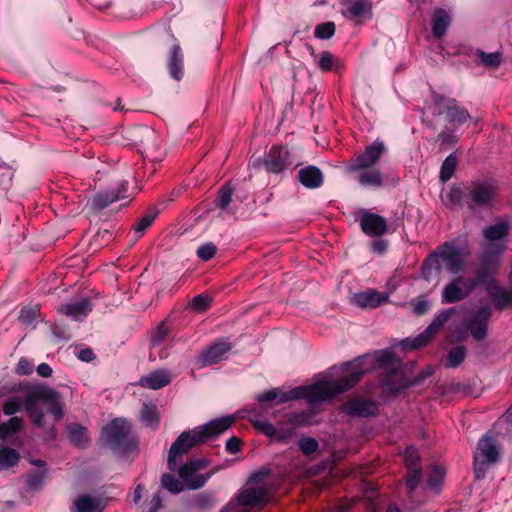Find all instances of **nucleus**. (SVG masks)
Wrapping results in <instances>:
<instances>
[{"label":"nucleus","mask_w":512,"mask_h":512,"mask_svg":"<svg viewBox=\"0 0 512 512\" xmlns=\"http://www.w3.org/2000/svg\"><path fill=\"white\" fill-rule=\"evenodd\" d=\"M265 169L274 174H279L293 163L289 151L283 146H272L266 153L264 160Z\"/></svg>","instance_id":"obj_17"},{"label":"nucleus","mask_w":512,"mask_h":512,"mask_svg":"<svg viewBox=\"0 0 512 512\" xmlns=\"http://www.w3.org/2000/svg\"><path fill=\"white\" fill-rule=\"evenodd\" d=\"M506 249L505 241H493L485 245L481 256L482 267L476 271L479 280L485 281L489 275L496 273L500 266L499 257Z\"/></svg>","instance_id":"obj_10"},{"label":"nucleus","mask_w":512,"mask_h":512,"mask_svg":"<svg viewBox=\"0 0 512 512\" xmlns=\"http://www.w3.org/2000/svg\"><path fill=\"white\" fill-rule=\"evenodd\" d=\"M386 151L384 143L380 140L373 141L364 151L351 159L347 165L348 172H356L374 168Z\"/></svg>","instance_id":"obj_13"},{"label":"nucleus","mask_w":512,"mask_h":512,"mask_svg":"<svg viewBox=\"0 0 512 512\" xmlns=\"http://www.w3.org/2000/svg\"><path fill=\"white\" fill-rule=\"evenodd\" d=\"M470 255V247L467 240L455 238L439 245L423 261L421 266L422 277L429 281L439 275L442 267L452 274H458L466 265Z\"/></svg>","instance_id":"obj_3"},{"label":"nucleus","mask_w":512,"mask_h":512,"mask_svg":"<svg viewBox=\"0 0 512 512\" xmlns=\"http://www.w3.org/2000/svg\"><path fill=\"white\" fill-rule=\"evenodd\" d=\"M79 359L82 361L89 362L94 359V353L91 349H82L78 355Z\"/></svg>","instance_id":"obj_62"},{"label":"nucleus","mask_w":512,"mask_h":512,"mask_svg":"<svg viewBox=\"0 0 512 512\" xmlns=\"http://www.w3.org/2000/svg\"><path fill=\"white\" fill-rule=\"evenodd\" d=\"M345 6L343 15L354 21L369 13L372 8L370 0H346Z\"/></svg>","instance_id":"obj_27"},{"label":"nucleus","mask_w":512,"mask_h":512,"mask_svg":"<svg viewBox=\"0 0 512 512\" xmlns=\"http://www.w3.org/2000/svg\"><path fill=\"white\" fill-rule=\"evenodd\" d=\"M508 224L505 222H499L495 225H490L483 230L484 238L489 241H503L508 234Z\"/></svg>","instance_id":"obj_34"},{"label":"nucleus","mask_w":512,"mask_h":512,"mask_svg":"<svg viewBox=\"0 0 512 512\" xmlns=\"http://www.w3.org/2000/svg\"><path fill=\"white\" fill-rule=\"evenodd\" d=\"M173 374L165 369H158L151 371L146 376L142 377L138 384L144 388L158 390L172 382Z\"/></svg>","instance_id":"obj_24"},{"label":"nucleus","mask_w":512,"mask_h":512,"mask_svg":"<svg viewBox=\"0 0 512 512\" xmlns=\"http://www.w3.org/2000/svg\"><path fill=\"white\" fill-rule=\"evenodd\" d=\"M207 463L203 459H194L178 468L180 479L189 489H198L205 485L210 474L202 475L199 471L203 470Z\"/></svg>","instance_id":"obj_15"},{"label":"nucleus","mask_w":512,"mask_h":512,"mask_svg":"<svg viewBox=\"0 0 512 512\" xmlns=\"http://www.w3.org/2000/svg\"><path fill=\"white\" fill-rule=\"evenodd\" d=\"M457 166V158L454 153L450 154L442 163L440 179L442 182L450 180Z\"/></svg>","instance_id":"obj_38"},{"label":"nucleus","mask_w":512,"mask_h":512,"mask_svg":"<svg viewBox=\"0 0 512 512\" xmlns=\"http://www.w3.org/2000/svg\"><path fill=\"white\" fill-rule=\"evenodd\" d=\"M389 300V294L387 292H378L375 289H368L356 293L353 296V302L364 309H375L382 304L387 303Z\"/></svg>","instance_id":"obj_23"},{"label":"nucleus","mask_w":512,"mask_h":512,"mask_svg":"<svg viewBox=\"0 0 512 512\" xmlns=\"http://www.w3.org/2000/svg\"><path fill=\"white\" fill-rule=\"evenodd\" d=\"M395 362L396 359L393 352L382 350L374 355H366L347 364L355 365L364 375L371 369H386L387 371L396 369Z\"/></svg>","instance_id":"obj_14"},{"label":"nucleus","mask_w":512,"mask_h":512,"mask_svg":"<svg viewBox=\"0 0 512 512\" xmlns=\"http://www.w3.org/2000/svg\"><path fill=\"white\" fill-rule=\"evenodd\" d=\"M404 462L407 469L420 468L419 455L414 447H407L405 449Z\"/></svg>","instance_id":"obj_47"},{"label":"nucleus","mask_w":512,"mask_h":512,"mask_svg":"<svg viewBox=\"0 0 512 512\" xmlns=\"http://www.w3.org/2000/svg\"><path fill=\"white\" fill-rule=\"evenodd\" d=\"M69 440L78 447H84L88 442V432L85 427L71 423L67 426Z\"/></svg>","instance_id":"obj_33"},{"label":"nucleus","mask_w":512,"mask_h":512,"mask_svg":"<svg viewBox=\"0 0 512 512\" xmlns=\"http://www.w3.org/2000/svg\"><path fill=\"white\" fill-rule=\"evenodd\" d=\"M142 420L149 426H157L159 423V413L156 405L144 404L141 410Z\"/></svg>","instance_id":"obj_40"},{"label":"nucleus","mask_w":512,"mask_h":512,"mask_svg":"<svg viewBox=\"0 0 512 512\" xmlns=\"http://www.w3.org/2000/svg\"><path fill=\"white\" fill-rule=\"evenodd\" d=\"M212 299L210 296L200 294L192 298L190 307L193 311L202 313L207 311L211 307Z\"/></svg>","instance_id":"obj_43"},{"label":"nucleus","mask_w":512,"mask_h":512,"mask_svg":"<svg viewBox=\"0 0 512 512\" xmlns=\"http://www.w3.org/2000/svg\"><path fill=\"white\" fill-rule=\"evenodd\" d=\"M216 252L217 248L213 243H206L198 248L197 255L200 259L208 261L215 256Z\"/></svg>","instance_id":"obj_52"},{"label":"nucleus","mask_w":512,"mask_h":512,"mask_svg":"<svg viewBox=\"0 0 512 512\" xmlns=\"http://www.w3.org/2000/svg\"><path fill=\"white\" fill-rule=\"evenodd\" d=\"M463 200L467 203V190L460 186H453L445 196L446 204L450 206L459 205Z\"/></svg>","instance_id":"obj_39"},{"label":"nucleus","mask_w":512,"mask_h":512,"mask_svg":"<svg viewBox=\"0 0 512 512\" xmlns=\"http://www.w3.org/2000/svg\"><path fill=\"white\" fill-rule=\"evenodd\" d=\"M75 507L78 512H101L104 509L100 499L88 495L78 497L75 501Z\"/></svg>","instance_id":"obj_32"},{"label":"nucleus","mask_w":512,"mask_h":512,"mask_svg":"<svg viewBox=\"0 0 512 512\" xmlns=\"http://www.w3.org/2000/svg\"><path fill=\"white\" fill-rule=\"evenodd\" d=\"M358 182L364 187L379 188L383 185V175L377 168H368L366 170L357 171Z\"/></svg>","instance_id":"obj_30"},{"label":"nucleus","mask_w":512,"mask_h":512,"mask_svg":"<svg viewBox=\"0 0 512 512\" xmlns=\"http://www.w3.org/2000/svg\"><path fill=\"white\" fill-rule=\"evenodd\" d=\"M234 422L232 416L214 419L192 430L182 432L173 442L168 455V468L175 471L178 468V460L194 446L217 437L226 431Z\"/></svg>","instance_id":"obj_4"},{"label":"nucleus","mask_w":512,"mask_h":512,"mask_svg":"<svg viewBox=\"0 0 512 512\" xmlns=\"http://www.w3.org/2000/svg\"><path fill=\"white\" fill-rule=\"evenodd\" d=\"M476 63L488 69H496L502 62V53L499 51L486 53L482 50L475 52Z\"/></svg>","instance_id":"obj_31"},{"label":"nucleus","mask_w":512,"mask_h":512,"mask_svg":"<svg viewBox=\"0 0 512 512\" xmlns=\"http://www.w3.org/2000/svg\"><path fill=\"white\" fill-rule=\"evenodd\" d=\"M480 282L482 281L479 280L477 275L476 278L465 276L456 277L444 287L442 302L455 303L465 299Z\"/></svg>","instance_id":"obj_12"},{"label":"nucleus","mask_w":512,"mask_h":512,"mask_svg":"<svg viewBox=\"0 0 512 512\" xmlns=\"http://www.w3.org/2000/svg\"><path fill=\"white\" fill-rule=\"evenodd\" d=\"M433 103L438 110V114H445L446 121L451 125V129L445 128L438 135V138L442 143H456L457 138L454 135V130L471 118L469 112L459 105L455 99L447 98L441 94H433Z\"/></svg>","instance_id":"obj_7"},{"label":"nucleus","mask_w":512,"mask_h":512,"mask_svg":"<svg viewBox=\"0 0 512 512\" xmlns=\"http://www.w3.org/2000/svg\"><path fill=\"white\" fill-rule=\"evenodd\" d=\"M10 392L21 393L22 398L11 397L4 402L2 411L7 416L16 414L23 406L32 423L42 428L44 427V412L38 406V403L42 402L54 416L55 421H59L63 417L59 392L46 385L22 381L13 384Z\"/></svg>","instance_id":"obj_1"},{"label":"nucleus","mask_w":512,"mask_h":512,"mask_svg":"<svg viewBox=\"0 0 512 512\" xmlns=\"http://www.w3.org/2000/svg\"><path fill=\"white\" fill-rule=\"evenodd\" d=\"M318 442L311 437H303L299 440V448L305 455H310L317 451Z\"/></svg>","instance_id":"obj_49"},{"label":"nucleus","mask_w":512,"mask_h":512,"mask_svg":"<svg viewBox=\"0 0 512 512\" xmlns=\"http://www.w3.org/2000/svg\"><path fill=\"white\" fill-rule=\"evenodd\" d=\"M466 190L467 205L471 209L487 205L495 195L493 186L483 182H474Z\"/></svg>","instance_id":"obj_18"},{"label":"nucleus","mask_w":512,"mask_h":512,"mask_svg":"<svg viewBox=\"0 0 512 512\" xmlns=\"http://www.w3.org/2000/svg\"><path fill=\"white\" fill-rule=\"evenodd\" d=\"M152 507L149 512H156L161 507V498L158 494L154 495L152 498Z\"/></svg>","instance_id":"obj_63"},{"label":"nucleus","mask_w":512,"mask_h":512,"mask_svg":"<svg viewBox=\"0 0 512 512\" xmlns=\"http://www.w3.org/2000/svg\"><path fill=\"white\" fill-rule=\"evenodd\" d=\"M161 485L166 490L170 491L171 493H179L183 490V482L177 479L174 475L171 474H163L161 477Z\"/></svg>","instance_id":"obj_42"},{"label":"nucleus","mask_w":512,"mask_h":512,"mask_svg":"<svg viewBox=\"0 0 512 512\" xmlns=\"http://www.w3.org/2000/svg\"><path fill=\"white\" fill-rule=\"evenodd\" d=\"M298 180L307 188H318L323 183V174L319 168L308 166L298 171Z\"/></svg>","instance_id":"obj_28"},{"label":"nucleus","mask_w":512,"mask_h":512,"mask_svg":"<svg viewBox=\"0 0 512 512\" xmlns=\"http://www.w3.org/2000/svg\"><path fill=\"white\" fill-rule=\"evenodd\" d=\"M168 334H169V329L165 325V323H161L154 330V332L151 335V351H150L151 357L154 354V349L167 339Z\"/></svg>","instance_id":"obj_41"},{"label":"nucleus","mask_w":512,"mask_h":512,"mask_svg":"<svg viewBox=\"0 0 512 512\" xmlns=\"http://www.w3.org/2000/svg\"><path fill=\"white\" fill-rule=\"evenodd\" d=\"M23 419L17 416L11 417L8 421L0 423V440H6L23 428Z\"/></svg>","instance_id":"obj_35"},{"label":"nucleus","mask_w":512,"mask_h":512,"mask_svg":"<svg viewBox=\"0 0 512 512\" xmlns=\"http://www.w3.org/2000/svg\"><path fill=\"white\" fill-rule=\"evenodd\" d=\"M360 227L366 235L371 237H381L388 229L386 219L371 212H366L362 215Z\"/></svg>","instance_id":"obj_21"},{"label":"nucleus","mask_w":512,"mask_h":512,"mask_svg":"<svg viewBox=\"0 0 512 512\" xmlns=\"http://www.w3.org/2000/svg\"><path fill=\"white\" fill-rule=\"evenodd\" d=\"M284 393L285 392H280L278 389H272L260 394L257 399L259 402H271L274 400H278V402L283 403L281 401V396Z\"/></svg>","instance_id":"obj_57"},{"label":"nucleus","mask_w":512,"mask_h":512,"mask_svg":"<svg viewBox=\"0 0 512 512\" xmlns=\"http://www.w3.org/2000/svg\"><path fill=\"white\" fill-rule=\"evenodd\" d=\"M37 312H38L37 308L24 307L20 311L19 320L26 325H30L36 319Z\"/></svg>","instance_id":"obj_53"},{"label":"nucleus","mask_w":512,"mask_h":512,"mask_svg":"<svg viewBox=\"0 0 512 512\" xmlns=\"http://www.w3.org/2000/svg\"><path fill=\"white\" fill-rule=\"evenodd\" d=\"M381 387L384 393L396 395L408 386V381L400 369H391L381 376Z\"/></svg>","instance_id":"obj_22"},{"label":"nucleus","mask_w":512,"mask_h":512,"mask_svg":"<svg viewBox=\"0 0 512 512\" xmlns=\"http://www.w3.org/2000/svg\"><path fill=\"white\" fill-rule=\"evenodd\" d=\"M241 449V441L237 437H232L226 442V450L229 453L235 454Z\"/></svg>","instance_id":"obj_58"},{"label":"nucleus","mask_w":512,"mask_h":512,"mask_svg":"<svg viewBox=\"0 0 512 512\" xmlns=\"http://www.w3.org/2000/svg\"><path fill=\"white\" fill-rule=\"evenodd\" d=\"M491 315V308L485 305L478 308L471 317L465 321L466 329L475 340L480 341L487 336L488 322Z\"/></svg>","instance_id":"obj_16"},{"label":"nucleus","mask_w":512,"mask_h":512,"mask_svg":"<svg viewBox=\"0 0 512 512\" xmlns=\"http://www.w3.org/2000/svg\"><path fill=\"white\" fill-rule=\"evenodd\" d=\"M120 198L119 195H114L112 197H104V195H99L97 198H96V201L99 203V206L100 207H106L107 205H109L110 203L118 200Z\"/></svg>","instance_id":"obj_60"},{"label":"nucleus","mask_w":512,"mask_h":512,"mask_svg":"<svg viewBox=\"0 0 512 512\" xmlns=\"http://www.w3.org/2000/svg\"><path fill=\"white\" fill-rule=\"evenodd\" d=\"M386 249L387 243L382 239L375 240L372 243V250L376 253L382 254L386 251Z\"/></svg>","instance_id":"obj_61"},{"label":"nucleus","mask_w":512,"mask_h":512,"mask_svg":"<svg viewBox=\"0 0 512 512\" xmlns=\"http://www.w3.org/2000/svg\"><path fill=\"white\" fill-rule=\"evenodd\" d=\"M231 344L226 340H219L211 345L207 350L203 351L198 358V366L200 368L219 363L225 355L231 350Z\"/></svg>","instance_id":"obj_20"},{"label":"nucleus","mask_w":512,"mask_h":512,"mask_svg":"<svg viewBox=\"0 0 512 512\" xmlns=\"http://www.w3.org/2000/svg\"><path fill=\"white\" fill-rule=\"evenodd\" d=\"M252 424L258 432L271 440L283 442L294 435L297 427L309 425L310 415L307 412H287L277 421V427L265 419H255Z\"/></svg>","instance_id":"obj_6"},{"label":"nucleus","mask_w":512,"mask_h":512,"mask_svg":"<svg viewBox=\"0 0 512 512\" xmlns=\"http://www.w3.org/2000/svg\"><path fill=\"white\" fill-rule=\"evenodd\" d=\"M453 309H447L435 316L424 332L414 338H406L401 342L403 349L414 350L426 346L450 319Z\"/></svg>","instance_id":"obj_11"},{"label":"nucleus","mask_w":512,"mask_h":512,"mask_svg":"<svg viewBox=\"0 0 512 512\" xmlns=\"http://www.w3.org/2000/svg\"><path fill=\"white\" fill-rule=\"evenodd\" d=\"M33 364L27 358H20L16 368L15 373L21 376L30 375L33 372Z\"/></svg>","instance_id":"obj_54"},{"label":"nucleus","mask_w":512,"mask_h":512,"mask_svg":"<svg viewBox=\"0 0 512 512\" xmlns=\"http://www.w3.org/2000/svg\"><path fill=\"white\" fill-rule=\"evenodd\" d=\"M466 356V351L463 346L455 347L449 351L448 357L446 360L447 367H457L460 365Z\"/></svg>","instance_id":"obj_44"},{"label":"nucleus","mask_w":512,"mask_h":512,"mask_svg":"<svg viewBox=\"0 0 512 512\" xmlns=\"http://www.w3.org/2000/svg\"><path fill=\"white\" fill-rule=\"evenodd\" d=\"M101 439L114 452L122 454H127L137 447V440L131 433V426L124 419H115L105 426Z\"/></svg>","instance_id":"obj_8"},{"label":"nucleus","mask_w":512,"mask_h":512,"mask_svg":"<svg viewBox=\"0 0 512 512\" xmlns=\"http://www.w3.org/2000/svg\"><path fill=\"white\" fill-rule=\"evenodd\" d=\"M44 477H45V471L29 474L27 477V481H26L28 488H30L32 490L40 488Z\"/></svg>","instance_id":"obj_56"},{"label":"nucleus","mask_w":512,"mask_h":512,"mask_svg":"<svg viewBox=\"0 0 512 512\" xmlns=\"http://www.w3.org/2000/svg\"><path fill=\"white\" fill-rule=\"evenodd\" d=\"M444 476L445 471L442 467L432 466L427 477V486L438 492L443 484Z\"/></svg>","instance_id":"obj_37"},{"label":"nucleus","mask_w":512,"mask_h":512,"mask_svg":"<svg viewBox=\"0 0 512 512\" xmlns=\"http://www.w3.org/2000/svg\"><path fill=\"white\" fill-rule=\"evenodd\" d=\"M20 459V454L12 448L0 446V470L15 466Z\"/></svg>","instance_id":"obj_36"},{"label":"nucleus","mask_w":512,"mask_h":512,"mask_svg":"<svg viewBox=\"0 0 512 512\" xmlns=\"http://www.w3.org/2000/svg\"><path fill=\"white\" fill-rule=\"evenodd\" d=\"M421 467L420 468H413V469H407V476H406V487L411 492L413 491L420 479H421Z\"/></svg>","instance_id":"obj_48"},{"label":"nucleus","mask_w":512,"mask_h":512,"mask_svg":"<svg viewBox=\"0 0 512 512\" xmlns=\"http://www.w3.org/2000/svg\"><path fill=\"white\" fill-rule=\"evenodd\" d=\"M499 458L500 451L496 445L495 439L489 435H484L479 440L476 452L474 453V473L476 478H483L486 471L491 465L495 464Z\"/></svg>","instance_id":"obj_9"},{"label":"nucleus","mask_w":512,"mask_h":512,"mask_svg":"<svg viewBox=\"0 0 512 512\" xmlns=\"http://www.w3.org/2000/svg\"><path fill=\"white\" fill-rule=\"evenodd\" d=\"M167 68L170 76L180 81L184 75V56L179 44H174L171 49V54L167 62Z\"/></svg>","instance_id":"obj_26"},{"label":"nucleus","mask_w":512,"mask_h":512,"mask_svg":"<svg viewBox=\"0 0 512 512\" xmlns=\"http://www.w3.org/2000/svg\"><path fill=\"white\" fill-rule=\"evenodd\" d=\"M37 374L43 378H48L52 375V368L47 363H41L37 366Z\"/></svg>","instance_id":"obj_59"},{"label":"nucleus","mask_w":512,"mask_h":512,"mask_svg":"<svg viewBox=\"0 0 512 512\" xmlns=\"http://www.w3.org/2000/svg\"><path fill=\"white\" fill-rule=\"evenodd\" d=\"M335 33V24L325 22L317 25L314 30V36L318 39H330Z\"/></svg>","instance_id":"obj_46"},{"label":"nucleus","mask_w":512,"mask_h":512,"mask_svg":"<svg viewBox=\"0 0 512 512\" xmlns=\"http://www.w3.org/2000/svg\"><path fill=\"white\" fill-rule=\"evenodd\" d=\"M233 189L230 185L226 184L219 190L216 198V206L220 209H226L232 201Z\"/></svg>","instance_id":"obj_45"},{"label":"nucleus","mask_w":512,"mask_h":512,"mask_svg":"<svg viewBox=\"0 0 512 512\" xmlns=\"http://www.w3.org/2000/svg\"><path fill=\"white\" fill-rule=\"evenodd\" d=\"M155 218V213H148L144 215L136 224L135 231L141 234L144 233L152 225Z\"/></svg>","instance_id":"obj_55"},{"label":"nucleus","mask_w":512,"mask_h":512,"mask_svg":"<svg viewBox=\"0 0 512 512\" xmlns=\"http://www.w3.org/2000/svg\"><path fill=\"white\" fill-rule=\"evenodd\" d=\"M335 58L329 51H323L319 55L318 67L324 71H330L333 67Z\"/></svg>","instance_id":"obj_51"},{"label":"nucleus","mask_w":512,"mask_h":512,"mask_svg":"<svg viewBox=\"0 0 512 512\" xmlns=\"http://www.w3.org/2000/svg\"><path fill=\"white\" fill-rule=\"evenodd\" d=\"M451 23L449 13L441 8H437L432 16V32L436 38H441L447 31Z\"/></svg>","instance_id":"obj_29"},{"label":"nucleus","mask_w":512,"mask_h":512,"mask_svg":"<svg viewBox=\"0 0 512 512\" xmlns=\"http://www.w3.org/2000/svg\"><path fill=\"white\" fill-rule=\"evenodd\" d=\"M143 487L141 485H137L133 492V501L137 503L142 497Z\"/></svg>","instance_id":"obj_64"},{"label":"nucleus","mask_w":512,"mask_h":512,"mask_svg":"<svg viewBox=\"0 0 512 512\" xmlns=\"http://www.w3.org/2000/svg\"><path fill=\"white\" fill-rule=\"evenodd\" d=\"M341 409L347 415L367 418L377 415L378 404L367 398H351L342 405Z\"/></svg>","instance_id":"obj_19"},{"label":"nucleus","mask_w":512,"mask_h":512,"mask_svg":"<svg viewBox=\"0 0 512 512\" xmlns=\"http://www.w3.org/2000/svg\"><path fill=\"white\" fill-rule=\"evenodd\" d=\"M342 376L337 380H321L308 386L296 387L281 396L282 402L306 399L310 404L325 402L336 395L353 388L363 377V373L355 365L343 364Z\"/></svg>","instance_id":"obj_2"},{"label":"nucleus","mask_w":512,"mask_h":512,"mask_svg":"<svg viewBox=\"0 0 512 512\" xmlns=\"http://www.w3.org/2000/svg\"><path fill=\"white\" fill-rule=\"evenodd\" d=\"M276 489L267 471L255 472L250 476L247 487L238 494L236 502H230L223 512H249L252 508H262Z\"/></svg>","instance_id":"obj_5"},{"label":"nucleus","mask_w":512,"mask_h":512,"mask_svg":"<svg viewBox=\"0 0 512 512\" xmlns=\"http://www.w3.org/2000/svg\"><path fill=\"white\" fill-rule=\"evenodd\" d=\"M413 312L416 315H423L430 309V302L425 296H420L411 302Z\"/></svg>","instance_id":"obj_50"},{"label":"nucleus","mask_w":512,"mask_h":512,"mask_svg":"<svg viewBox=\"0 0 512 512\" xmlns=\"http://www.w3.org/2000/svg\"><path fill=\"white\" fill-rule=\"evenodd\" d=\"M92 310V304L87 298L79 301L67 303L59 308V312L71 317L74 320H79L86 317Z\"/></svg>","instance_id":"obj_25"}]
</instances>
